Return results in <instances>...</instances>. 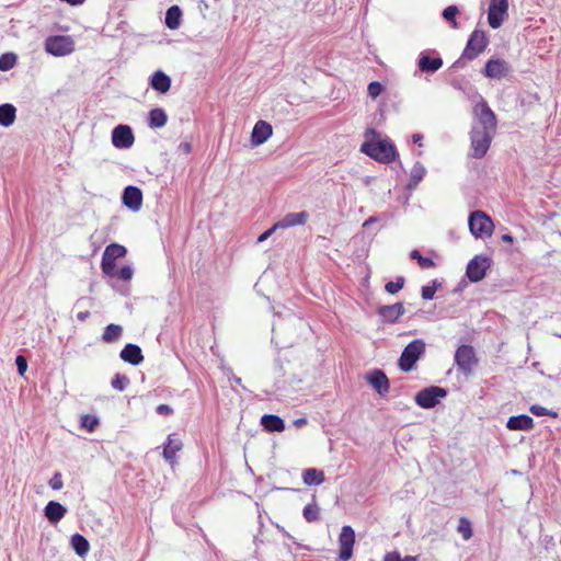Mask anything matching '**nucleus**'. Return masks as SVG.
Masks as SVG:
<instances>
[{
    "mask_svg": "<svg viewBox=\"0 0 561 561\" xmlns=\"http://www.w3.org/2000/svg\"><path fill=\"white\" fill-rule=\"evenodd\" d=\"M360 151L381 163H391L398 156L396 146L389 139L381 138L375 129L366 130Z\"/></svg>",
    "mask_w": 561,
    "mask_h": 561,
    "instance_id": "nucleus-1",
    "label": "nucleus"
},
{
    "mask_svg": "<svg viewBox=\"0 0 561 561\" xmlns=\"http://www.w3.org/2000/svg\"><path fill=\"white\" fill-rule=\"evenodd\" d=\"M424 352L425 343L422 340H413L404 347L398 362L399 368L404 373L411 371Z\"/></svg>",
    "mask_w": 561,
    "mask_h": 561,
    "instance_id": "nucleus-2",
    "label": "nucleus"
},
{
    "mask_svg": "<svg viewBox=\"0 0 561 561\" xmlns=\"http://www.w3.org/2000/svg\"><path fill=\"white\" fill-rule=\"evenodd\" d=\"M469 229L476 238L491 237L494 224L490 216L482 210H476L469 216Z\"/></svg>",
    "mask_w": 561,
    "mask_h": 561,
    "instance_id": "nucleus-3",
    "label": "nucleus"
},
{
    "mask_svg": "<svg viewBox=\"0 0 561 561\" xmlns=\"http://www.w3.org/2000/svg\"><path fill=\"white\" fill-rule=\"evenodd\" d=\"M45 50L53 56H66L75 50V42L66 35L49 36L45 41Z\"/></svg>",
    "mask_w": 561,
    "mask_h": 561,
    "instance_id": "nucleus-4",
    "label": "nucleus"
},
{
    "mask_svg": "<svg viewBox=\"0 0 561 561\" xmlns=\"http://www.w3.org/2000/svg\"><path fill=\"white\" fill-rule=\"evenodd\" d=\"M488 44L489 39L485 35V32L481 30H474L467 42L466 48L462 53V58L467 60H473L484 51Z\"/></svg>",
    "mask_w": 561,
    "mask_h": 561,
    "instance_id": "nucleus-5",
    "label": "nucleus"
},
{
    "mask_svg": "<svg viewBox=\"0 0 561 561\" xmlns=\"http://www.w3.org/2000/svg\"><path fill=\"white\" fill-rule=\"evenodd\" d=\"M473 113L478 117L479 127L481 130L495 133L497 126V118L495 113L491 110L485 100H481L473 108Z\"/></svg>",
    "mask_w": 561,
    "mask_h": 561,
    "instance_id": "nucleus-6",
    "label": "nucleus"
},
{
    "mask_svg": "<svg viewBox=\"0 0 561 561\" xmlns=\"http://www.w3.org/2000/svg\"><path fill=\"white\" fill-rule=\"evenodd\" d=\"M494 133L473 128L471 131L472 156L477 159L484 157L488 152Z\"/></svg>",
    "mask_w": 561,
    "mask_h": 561,
    "instance_id": "nucleus-7",
    "label": "nucleus"
},
{
    "mask_svg": "<svg viewBox=\"0 0 561 561\" xmlns=\"http://www.w3.org/2000/svg\"><path fill=\"white\" fill-rule=\"evenodd\" d=\"M455 362L458 368L466 375L472 373L473 367L478 364V357L471 345H460L455 353Z\"/></svg>",
    "mask_w": 561,
    "mask_h": 561,
    "instance_id": "nucleus-8",
    "label": "nucleus"
},
{
    "mask_svg": "<svg viewBox=\"0 0 561 561\" xmlns=\"http://www.w3.org/2000/svg\"><path fill=\"white\" fill-rule=\"evenodd\" d=\"M507 16L508 0H490L488 22L492 28H499Z\"/></svg>",
    "mask_w": 561,
    "mask_h": 561,
    "instance_id": "nucleus-9",
    "label": "nucleus"
},
{
    "mask_svg": "<svg viewBox=\"0 0 561 561\" xmlns=\"http://www.w3.org/2000/svg\"><path fill=\"white\" fill-rule=\"evenodd\" d=\"M355 545V531L351 526H343L339 535V559L348 561L353 556Z\"/></svg>",
    "mask_w": 561,
    "mask_h": 561,
    "instance_id": "nucleus-10",
    "label": "nucleus"
},
{
    "mask_svg": "<svg viewBox=\"0 0 561 561\" xmlns=\"http://www.w3.org/2000/svg\"><path fill=\"white\" fill-rule=\"evenodd\" d=\"M445 396V389L433 386L419 391L415 396V402L421 408L431 409L438 403L439 398H444Z\"/></svg>",
    "mask_w": 561,
    "mask_h": 561,
    "instance_id": "nucleus-11",
    "label": "nucleus"
},
{
    "mask_svg": "<svg viewBox=\"0 0 561 561\" xmlns=\"http://www.w3.org/2000/svg\"><path fill=\"white\" fill-rule=\"evenodd\" d=\"M511 72L510 64L500 58H491L486 61L482 73L490 79H503Z\"/></svg>",
    "mask_w": 561,
    "mask_h": 561,
    "instance_id": "nucleus-12",
    "label": "nucleus"
},
{
    "mask_svg": "<svg viewBox=\"0 0 561 561\" xmlns=\"http://www.w3.org/2000/svg\"><path fill=\"white\" fill-rule=\"evenodd\" d=\"M135 142V136L128 125H118L112 131V144L115 148L127 149Z\"/></svg>",
    "mask_w": 561,
    "mask_h": 561,
    "instance_id": "nucleus-13",
    "label": "nucleus"
},
{
    "mask_svg": "<svg viewBox=\"0 0 561 561\" xmlns=\"http://www.w3.org/2000/svg\"><path fill=\"white\" fill-rule=\"evenodd\" d=\"M489 266L490 264L486 257L477 255L469 261L466 275L473 283L480 282L485 277Z\"/></svg>",
    "mask_w": 561,
    "mask_h": 561,
    "instance_id": "nucleus-14",
    "label": "nucleus"
},
{
    "mask_svg": "<svg viewBox=\"0 0 561 561\" xmlns=\"http://www.w3.org/2000/svg\"><path fill=\"white\" fill-rule=\"evenodd\" d=\"M123 203L134 211H138L142 206V192L137 186H127L123 193Z\"/></svg>",
    "mask_w": 561,
    "mask_h": 561,
    "instance_id": "nucleus-15",
    "label": "nucleus"
},
{
    "mask_svg": "<svg viewBox=\"0 0 561 561\" xmlns=\"http://www.w3.org/2000/svg\"><path fill=\"white\" fill-rule=\"evenodd\" d=\"M272 135V125L265 121H259L255 123L253 127L251 135V144L253 146H260L264 144Z\"/></svg>",
    "mask_w": 561,
    "mask_h": 561,
    "instance_id": "nucleus-16",
    "label": "nucleus"
},
{
    "mask_svg": "<svg viewBox=\"0 0 561 561\" xmlns=\"http://www.w3.org/2000/svg\"><path fill=\"white\" fill-rule=\"evenodd\" d=\"M183 448L182 440L176 436V434H170L168 436L167 443L163 448V458L171 466H174L176 462V454Z\"/></svg>",
    "mask_w": 561,
    "mask_h": 561,
    "instance_id": "nucleus-17",
    "label": "nucleus"
},
{
    "mask_svg": "<svg viewBox=\"0 0 561 561\" xmlns=\"http://www.w3.org/2000/svg\"><path fill=\"white\" fill-rule=\"evenodd\" d=\"M368 383L380 394L383 396L389 391L390 385L387 375L380 370L375 369L366 377Z\"/></svg>",
    "mask_w": 561,
    "mask_h": 561,
    "instance_id": "nucleus-18",
    "label": "nucleus"
},
{
    "mask_svg": "<svg viewBox=\"0 0 561 561\" xmlns=\"http://www.w3.org/2000/svg\"><path fill=\"white\" fill-rule=\"evenodd\" d=\"M404 313V306L402 302L393 305L381 306L378 309V314L385 322L393 323Z\"/></svg>",
    "mask_w": 561,
    "mask_h": 561,
    "instance_id": "nucleus-19",
    "label": "nucleus"
},
{
    "mask_svg": "<svg viewBox=\"0 0 561 561\" xmlns=\"http://www.w3.org/2000/svg\"><path fill=\"white\" fill-rule=\"evenodd\" d=\"M308 217L307 211L289 213L285 215L282 220L276 222V227H278V229H286L295 226H302L307 222Z\"/></svg>",
    "mask_w": 561,
    "mask_h": 561,
    "instance_id": "nucleus-20",
    "label": "nucleus"
},
{
    "mask_svg": "<svg viewBox=\"0 0 561 561\" xmlns=\"http://www.w3.org/2000/svg\"><path fill=\"white\" fill-rule=\"evenodd\" d=\"M119 355L124 362L134 366L139 365L144 360L141 348L138 345L131 343L125 345Z\"/></svg>",
    "mask_w": 561,
    "mask_h": 561,
    "instance_id": "nucleus-21",
    "label": "nucleus"
},
{
    "mask_svg": "<svg viewBox=\"0 0 561 561\" xmlns=\"http://www.w3.org/2000/svg\"><path fill=\"white\" fill-rule=\"evenodd\" d=\"M534 426V420L526 414L511 416L506 423V427L511 431H530Z\"/></svg>",
    "mask_w": 561,
    "mask_h": 561,
    "instance_id": "nucleus-22",
    "label": "nucleus"
},
{
    "mask_svg": "<svg viewBox=\"0 0 561 561\" xmlns=\"http://www.w3.org/2000/svg\"><path fill=\"white\" fill-rule=\"evenodd\" d=\"M67 514V508L59 502L49 501L45 506V516L51 524L59 523Z\"/></svg>",
    "mask_w": 561,
    "mask_h": 561,
    "instance_id": "nucleus-23",
    "label": "nucleus"
},
{
    "mask_svg": "<svg viewBox=\"0 0 561 561\" xmlns=\"http://www.w3.org/2000/svg\"><path fill=\"white\" fill-rule=\"evenodd\" d=\"M150 84L152 89L164 94L171 88V79L163 71L158 70L151 76Z\"/></svg>",
    "mask_w": 561,
    "mask_h": 561,
    "instance_id": "nucleus-24",
    "label": "nucleus"
},
{
    "mask_svg": "<svg viewBox=\"0 0 561 561\" xmlns=\"http://www.w3.org/2000/svg\"><path fill=\"white\" fill-rule=\"evenodd\" d=\"M261 424L267 432H283L285 423L282 417L275 414H265L261 419Z\"/></svg>",
    "mask_w": 561,
    "mask_h": 561,
    "instance_id": "nucleus-25",
    "label": "nucleus"
},
{
    "mask_svg": "<svg viewBox=\"0 0 561 561\" xmlns=\"http://www.w3.org/2000/svg\"><path fill=\"white\" fill-rule=\"evenodd\" d=\"M324 472L317 468H308L302 472V481L307 485H319L324 482Z\"/></svg>",
    "mask_w": 561,
    "mask_h": 561,
    "instance_id": "nucleus-26",
    "label": "nucleus"
},
{
    "mask_svg": "<svg viewBox=\"0 0 561 561\" xmlns=\"http://www.w3.org/2000/svg\"><path fill=\"white\" fill-rule=\"evenodd\" d=\"M16 117V110L12 104L5 103L0 105V125L4 127L11 126Z\"/></svg>",
    "mask_w": 561,
    "mask_h": 561,
    "instance_id": "nucleus-27",
    "label": "nucleus"
},
{
    "mask_svg": "<svg viewBox=\"0 0 561 561\" xmlns=\"http://www.w3.org/2000/svg\"><path fill=\"white\" fill-rule=\"evenodd\" d=\"M443 66L442 58H432L430 56H422L419 60V68L422 71L435 72Z\"/></svg>",
    "mask_w": 561,
    "mask_h": 561,
    "instance_id": "nucleus-28",
    "label": "nucleus"
},
{
    "mask_svg": "<svg viewBox=\"0 0 561 561\" xmlns=\"http://www.w3.org/2000/svg\"><path fill=\"white\" fill-rule=\"evenodd\" d=\"M71 547L73 548L78 556L83 557L88 553L90 549V543L84 536L80 534H75L71 537Z\"/></svg>",
    "mask_w": 561,
    "mask_h": 561,
    "instance_id": "nucleus-29",
    "label": "nucleus"
},
{
    "mask_svg": "<svg viewBox=\"0 0 561 561\" xmlns=\"http://www.w3.org/2000/svg\"><path fill=\"white\" fill-rule=\"evenodd\" d=\"M168 116L162 108H153L149 112V126L161 128L167 124Z\"/></svg>",
    "mask_w": 561,
    "mask_h": 561,
    "instance_id": "nucleus-30",
    "label": "nucleus"
},
{
    "mask_svg": "<svg viewBox=\"0 0 561 561\" xmlns=\"http://www.w3.org/2000/svg\"><path fill=\"white\" fill-rule=\"evenodd\" d=\"M182 12L178 5L168 9L165 14V24L171 30H176L181 23Z\"/></svg>",
    "mask_w": 561,
    "mask_h": 561,
    "instance_id": "nucleus-31",
    "label": "nucleus"
},
{
    "mask_svg": "<svg viewBox=\"0 0 561 561\" xmlns=\"http://www.w3.org/2000/svg\"><path fill=\"white\" fill-rule=\"evenodd\" d=\"M126 248L118 244V243H112L107 245L103 252V256L106 257V260H117L121 257H124L126 255Z\"/></svg>",
    "mask_w": 561,
    "mask_h": 561,
    "instance_id": "nucleus-32",
    "label": "nucleus"
},
{
    "mask_svg": "<svg viewBox=\"0 0 561 561\" xmlns=\"http://www.w3.org/2000/svg\"><path fill=\"white\" fill-rule=\"evenodd\" d=\"M410 256L412 260H416L422 270H432L436 267L435 262L431 257L423 256L416 249L410 252Z\"/></svg>",
    "mask_w": 561,
    "mask_h": 561,
    "instance_id": "nucleus-33",
    "label": "nucleus"
},
{
    "mask_svg": "<svg viewBox=\"0 0 561 561\" xmlns=\"http://www.w3.org/2000/svg\"><path fill=\"white\" fill-rule=\"evenodd\" d=\"M122 332L123 330L119 325L111 323L105 328L102 339L106 343H112L121 337Z\"/></svg>",
    "mask_w": 561,
    "mask_h": 561,
    "instance_id": "nucleus-34",
    "label": "nucleus"
},
{
    "mask_svg": "<svg viewBox=\"0 0 561 561\" xmlns=\"http://www.w3.org/2000/svg\"><path fill=\"white\" fill-rule=\"evenodd\" d=\"M316 496H313V500ZM304 517L308 523L317 522L320 518V508L313 501L311 504H307L302 511Z\"/></svg>",
    "mask_w": 561,
    "mask_h": 561,
    "instance_id": "nucleus-35",
    "label": "nucleus"
},
{
    "mask_svg": "<svg viewBox=\"0 0 561 561\" xmlns=\"http://www.w3.org/2000/svg\"><path fill=\"white\" fill-rule=\"evenodd\" d=\"M425 169L421 163H416L413 165L411 170V178L409 187H415L424 178Z\"/></svg>",
    "mask_w": 561,
    "mask_h": 561,
    "instance_id": "nucleus-36",
    "label": "nucleus"
},
{
    "mask_svg": "<svg viewBox=\"0 0 561 561\" xmlns=\"http://www.w3.org/2000/svg\"><path fill=\"white\" fill-rule=\"evenodd\" d=\"M99 426V419L91 414H84L81 416V427L85 428L89 433H92Z\"/></svg>",
    "mask_w": 561,
    "mask_h": 561,
    "instance_id": "nucleus-37",
    "label": "nucleus"
},
{
    "mask_svg": "<svg viewBox=\"0 0 561 561\" xmlns=\"http://www.w3.org/2000/svg\"><path fill=\"white\" fill-rule=\"evenodd\" d=\"M457 530H458L459 534H461V536H462V538L465 540H469L472 537L471 523L466 517H461L459 519V524H458Z\"/></svg>",
    "mask_w": 561,
    "mask_h": 561,
    "instance_id": "nucleus-38",
    "label": "nucleus"
},
{
    "mask_svg": "<svg viewBox=\"0 0 561 561\" xmlns=\"http://www.w3.org/2000/svg\"><path fill=\"white\" fill-rule=\"evenodd\" d=\"M16 56L14 54L8 53L3 54L0 57V70L8 71L15 66Z\"/></svg>",
    "mask_w": 561,
    "mask_h": 561,
    "instance_id": "nucleus-39",
    "label": "nucleus"
},
{
    "mask_svg": "<svg viewBox=\"0 0 561 561\" xmlns=\"http://www.w3.org/2000/svg\"><path fill=\"white\" fill-rule=\"evenodd\" d=\"M458 13V8L456 5H448L443 11V16L446 21L451 23V26L456 28L458 26L456 21V15Z\"/></svg>",
    "mask_w": 561,
    "mask_h": 561,
    "instance_id": "nucleus-40",
    "label": "nucleus"
},
{
    "mask_svg": "<svg viewBox=\"0 0 561 561\" xmlns=\"http://www.w3.org/2000/svg\"><path fill=\"white\" fill-rule=\"evenodd\" d=\"M128 383H129L128 377L125 375H121V374H116L111 382L112 387L118 391L125 390V388L127 387Z\"/></svg>",
    "mask_w": 561,
    "mask_h": 561,
    "instance_id": "nucleus-41",
    "label": "nucleus"
},
{
    "mask_svg": "<svg viewBox=\"0 0 561 561\" xmlns=\"http://www.w3.org/2000/svg\"><path fill=\"white\" fill-rule=\"evenodd\" d=\"M404 282V277L399 276L397 277L396 282H388L385 286V289L389 294H397L399 290L403 288Z\"/></svg>",
    "mask_w": 561,
    "mask_h": 561,
    "instance_id": "nucleus-42",
    "label": "nucleus"
},
{
    "mask_svg": "<svg viewBox=\"0 0 561 561\" xmlns=\"http://www.w3.org/2000/svg\"><path fill=\"white\" fill-rule=\"evenodd\" d=\"M417 556H407L401 558V554L398 551H391L385 554L383 561H417Z\"/></svg>",
    "mask_w": 561,
    "mask_h": 561,
    "instance_id": "nucleus-43",
    "label": "nucleus"
},
{
    "mask_svg": "<svg viewBox=\"0 0 561 561\" xmlns=\"http://www.w3.org/2000/svg\"><path fill=\"white\" fill-rule=\"evenodd\" d=\"M115 267H116V264H115V260H106V257L102 256V261H101V268H102V272L107 275V276H115Z\"/></svg>",
    "mask_w": 561,
    "mask_h": 561,
    "instance_id": "nucleus-44",
    "label": "nucleus"
},
{
    "mask_svg": "<svg viewBox=\"0 0 561 561\" xmlns=\"http://www.w3.org/2000/svg\"><path fill=\"white\" fill-rule=\"evenodd\" d=\"M529 410L536 416H546V415H549V416H552V417H557L558 416L557 412L548 410L547 408L541 407L539 404H533Z\"/></svg>",
    "mask_w": 561,
    "mask_h": 561,
    "instance_id": "nucleus-45",
    "label": "nucleus"
},
{
    "mask_svg": "<svg viewBox=\"0 0 561 561\" xmlns=\"http://www.w3.org/2000/svg\"><path fill=\"white\" fill-rule=\"evenodd\" d=\"M133 275H134V272H133L131 267H129L127 265L123 266L115 273V276H117L119 279L125 280V282L130 280L133 278Z\"/></svg>",
    "mask_w": 561,
    "mask_h": 561,
    "instance_id": "nucleus-46",
    "label": "nucleus"
},
{
    "mask_svg": "<svg viewBox=\"0 0 561 561\" xmlns=\"http://www.w3.org/2000/svg\"><path fill=\"white\" fill-rule=\"evenodd\" d=\"M48 485L55 490V491H58L60 489H62L64 486V481H62V476L60 472H56L53 478L48 481Z\"/></svg>",
    "mask_w": 561,
    "mask_h": 561,
    "instance_id": "nucleus-47",
    "label": "nucleus"
},
{
    "mask_svg": "<svg viewBox=\"0 0 561 561\" xmlns=\"http://www.w3.org/2000/svg\"><path fill=\"white\" fill-rule=\"evenodd\" d=\"M367 91L373 99H376L382 92V85L378 81H373L368 84Z\"/></svg>",
    "mask_w": 561,
    "mask_h": 561,
    "instance_id": "nucleus-48",
    "label": "nucleus"
},
{
    "mask_svg": "<svg viewBox=\"0 0 561 561\" xmlns=\"http://www.w3.org/2000/svg\"><path fill=\"white\" fill-rule=\"evenodd\" d=\"M15 364L18 367V373L23 376L27 369V360L24 356L19 355L15 359Z\"/></svg>",
    "mask_w": 561,
    "mask_h": 561,
    "instance_id": "nucleus-49",
    "label": "nucleus"
},
{
    "mask_svg": "<svg viewBox=\"0 0 561 561\" xmlns=\"http://www.w3.org/2000/svg\"><path fill=\"white\" fill-rule=\"evenodd\" d=\"M435 291H436L435 287L423 286L422 287V298L425 300H431V299H433Z\"/></svg>",
    "mask_w": 561,
    "mask_h": 561,
    "instance_id": "nucleus-50",
    "label": "nucleus"
},
{
    "mask_svg": "<svg viewBox=\"0 0 561 561\" xmlns=\"http://www.w3.org/2000/svg\"><path fill=\"white\" fill-rule=\"evenodd\" d=\"M278 229V227H276V224H274L270 229H267L266 231H264L262 234L259 236L257 238V242H263L265 241L267 238H270L276 230Z\"/></svg>",
    "mask_w": 561,
    "mask_h": 561,
    "instance_id": "nucleus-51",
    "label": "nucleus"
},
{
    "mask_svg": "<svg viewBox=\"0 0 561 561\" xmlns=\"http://www.w3.org/2000/svg\"><path fill=\"white\" fill-rule=\"evenodd\" d=\"M157 412L161 415H170L173 413V410L170 405L168 404H159L157 407Z\"/></svg>",
    "mask_w": 561,
    "mask_h": 561,
    "instance_id": "nucleus-52",
    "label": "nucleus"
},
{
    "mask_svg": "<svg viewBox=\"0 0 561 561\" xmlns=\"http://www.w3.org/2000/svg\"><path fill=\"white\" fill-rule=\"evenodd\" d=\"M180 149H181L184 153L188 154V153L192 151V145H191L190 142H182V144L180 145Z\"/></svg>",
    "mask_w": 561,
    "mask_h": 561,
    "instance_id": "nucleus-53",
    "label": "nucleus"
},
{
    "mask_svg": "<svg viewBox=\"0 0 561 561\" xmlns=\"http://www.w3.org/2000/svg\"><path fill=\"white\" fill-rule=\"evenodd\" d=\"M306 424H307V419L306 417H300V419H297V420L294 421V425L296 427H301V426H304Z\"/></svg>",
    "mask_w": 561,
    "mask_h": 561,
    "instance_id": "nucleus-54",
    "label": "nucleus"
},
{
    "mask_svg": "<svg viewBox=\"0 0 561 561\" xmlns=\"http://www.w3.org/2000/svg\"><path fill=\"white\" fill-rule=\"evenodd\" d=\"M90 316L89 311H81L77 314V319L80 321H84Z\"/></svg>",
    "mask_w": 561,
    "mask_h": 561,
    "instance_id": "nucleus-55",
    "label": "nucleus"
},
{
    "mask_svg": "<svg viewBox=\"0 0 561 561\" xmlns=\"http://www.w3.org/2000/svg\"><path fill=\"white\" fill-rule=\"evenodd\" d=\"M412 138H413L414 144H417L420 146L422 145V142H421L423 139L422 135L415 134V135H413Z\"/></svg>",
    "mask_w": 561,
    "mask_h": 561,
    "instance_id": "nucleus-56",
    "label": "nucleus"
},
{
    "mask_svg": "<svg viewBox=\"0 0 561 561\" xmlns=\"http://www.w3.org/2000/svg\"><path fill=\"white\" fill-rule=\"evenodd\" d=\"M513 237L511 234H503L502 236V241L504 242H508V243H512L513 242Z\"/></svg>",
    "mask_w": 561,
    "mask_h": 561,
    "instance_id": "nucleus-57",
    "label": "nucleus"
}]
</instances>
